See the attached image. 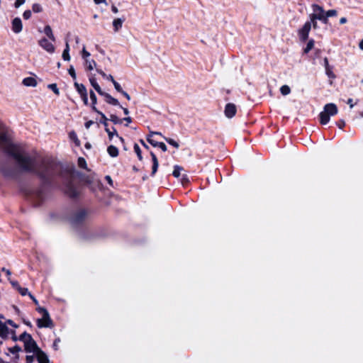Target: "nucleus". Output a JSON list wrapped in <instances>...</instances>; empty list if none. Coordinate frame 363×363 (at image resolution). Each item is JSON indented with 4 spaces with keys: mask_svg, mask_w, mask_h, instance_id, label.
<instances>
[{
    "mask_svg": "<svg viewBox=\"0 0 363 363\" xmlns=\"http://www.w3.org/2000/svg\"><path fill=\"white\" fill-rule=\"evenodd\" d=\"M93 124V121H87L86 123H85V127L86 128H89L90 126Z\"/></svg>",
    "mask_w": 363,
    "mask_h": 363,
    "instance_id": "obj_62",
    "label": "nucleus"
},
{
    "mask_svg": "<svg viewBox=\"0 0 363 363\" xmlns=\"http://www.w3.org/2000/svg\"><path fill=\"white\" fill-rule=\"evenodd\" d=\"M53 42L49 41L47 38H42L38 41L39 45L47 51L48 53H53L55 52V46L52 44Z\"/></svg>",
    "mask_w": 363,
    "mask_h": 363,
    "instance_id": "obj_7",
    "label": "nucleus"
},
{
    "mask_svg": "<svg viewBox=\"0 0 363 363\" xmlns=\"http://www.w3.org/2000/svg\"><path fill=\"white\" fill-rule=\"evenodd\" d=\"M121 94H123V96H125L128 100H130V95H129L127 92H125V91H123V92H122Z\"/></svg>",
    "mask_w": 363,
    "mask_h": 363,
    "instance_id": "obj_63",
    "label": "nucleus"
},
{
    "mask_svg": "<svg viewBox=\"0 0 363 363\" xmlns=\"http://www.w3.org/2000/svg\"><path fill=\"white\" fill-rule=\"evenodd\" d=\"M308 22H311V27L313 26V28L316 29L318 28V23L317 20H309Z\"/></svg>",
    "mask_w": 363,
    "mask_h": 363,
    "instance_id": "obj_52",
    "label": "nucleus"
},
{
    "mask_svg": "<svg viewBox=\"0 0 363 363\" xmlns=\"http://www.w3.org/2000/svg\"><path fill=\"white\" fill-rule=\"evenodd\" d=\"M96 63L94 60L89 59L84 61V66L86 67L87 69L89 71H91L94 69L96 67Z\"/></svg>",
    "mask_w": 363,
    "mask_h": 363,
    "instance_id": "obj_24",
    "label": "nucleus"
},
{
    "mask_svg": "<svg viewBox=\"0 0 363 363\" xmlns=\"http://www.w3.org/2000/svg\"><path fill=\"white\" fill-rule=\"evenodd\" d=\"M86 216V213L84 211H80L78 212L74 217L73 218L74 223H78L82 220Z\"/></svg>",
    "mask_w": 363,
    "mask_h": 363,
    "instance_id": "obj_23",
    "label": "nucleus"
},
{
    "mask_svg": "<svg viewBox=\"0 0 363 363\" xmlns=\"http://www.w3.org/2000/svg\"><path fill=\"white\" fill-rule=\"evenodd\" d=\"M163 138L167 141V143H168L169 145H172L173 147H174L176 148L179 147V143L177 141H175L174 140H173L172 138H168L166 137H163Z\"/></svg>",
    "mask_w": 363,
    "mask_h": 363,
    "instance_id": "obj_35",
    "label": "nucleus"
},
{
    "mask_svg": "<svg viewBox=\"0 0 363 363\" xmlns=\"http://www.w3.org/2000/svg\"><path fill=\"white\" fill-rule=\"evenodd\" d=\"M337 14V12L336 10L331 9V10H328V11H326L325 16H327V19H328L329 17L336 16Z\"/></svg>",
    "mask_w": 363,
    "mask_h": 363,
    "instance_id": "obj_37",
    "label": "nucleus"
},
{
    "mask_svg": "<svg viewBox=\"0 0 363 363\" xmlns=\"http://www.w3.org/2000/svg\"><path fill=\"white\" fill-rule=\"evenodd\" d=\"M338 112L337 106L333 103L327 104L323 108V111L320 113V122L323 125L327 124L330 121V117L336 115Z\"/></svg>",
    "mask_w": 363,
    "mask_h": 363,
    "instance_id": "obj_2",
    "label": "nucleus"
},
{
    "mask_svg": "<svg viewBox=\"0 0 363 363\" xmlns=\"http://www.w3.org/2000/svg\"><path fill=\"white\" fill-rule=\"evenodd\" d=\"M37 311L40 313L43 317L37 320V325L38 328H52L53 323L50 317L48 311L42 307H38Z\"/></svg>",
    "mask_w": 363,
    "mask_h": 363,
    "instance_id": "obj_4",
    "label": "nucleus"
},
{
    "mask_svg": "<svg viewBox=\"0 0 363 363\" xmlns=\"http://www.w3.org/2000/svg\"><path fill=\"white\" fill-rule=\"evenodd\" d=\"M44 33L48 36V38L52 41H55V37L53 34L52 30L49 25H47L44 28Z\"/></svg>",
    "mask_w": 363,
    "mask_h": 363,
    "instance_id": "obj_18",
    "label": "nucleus"
},
{
    "mask_svg": "<svg viewBox=\"0 0 363 363\" xmlns=\"http://www.w3.org/2000/svg\"><path fill=\"white\" fill-rule=\"evenodd\" d=\"M84 104L85 105H88V96H87V94H85V96H81Z\"/></svg>",
    "mask_w": 363,
    "mask_h": 363,
    "instance_id": "obj_54",
    "label": "nucleus"
},
{
    "mask_svg": "<svg viewBox=\"0 0 363 363\" xmlns=\"http://www.w3.org/2000/svg\"><path fill=\"white\" fill-rule=\"evenodd\" d=\"M23 84L26 86L35 87L37 86V81L35 78L29 77L23 79Z\"/></svg>",
    "mask_w": 363,
    "mask_h": 363,
    "instance_id": "obj_15",
    "label": "nucleus"
},
{
    "mask_svg": "<svg viewBox=\"0 0 363 363\" xmlns=\"http://www.w3.org/2000/svg\"><path fill=\"white\" fill-rule=\"evenodd\" d=\"M34 359L33 355H27L26 356V363H32Z\"/></svg>",
    "mask_w": 363,
    "mask_h": 363,
    "instance_id": "obj_51",
    "label": "nucleus"
},
{
    "mask_svg": "<svg viewBox=\"0 0 363 363\" xmlns=\"http://www.w3.org/2000/svg\"><path fill=\"white\" fill-rule=\"evenodd\" d=\"M17 291L22 295V296H26V295H28V294H30L28 292V290L27 288H23V287H19Z\"/></svg>",
    "mask_w": 363,
    "mask_h": 363,
    "instance_id": "obj_42",
    "label": "nucleus"
},
{
    "mask_svg": "<svg viewBox=\"0 0 363 363\" xmlns=\"http://www.w3.org/2000/svg\"><path fill=\"white\" fill-rule=\"evenodd\" d=\"M152 138V137H150L149 135H147V140L148 141L149 143H150L152 145L155 147V144H158L160 142L154 140Z\"/></svg>",
    "mask_w": 363,
    "mask_h": 363,
    "instance_id": "obj_46",
    "label": "nucleus"
},
{
    "mask_svg": "<svg viewBox=\"0 0 363 363\" xmlns=\"http://www.w3.org/2000/svg\"><path fill=\"white\" fill-rule=\"evenodd\" d=\"M313 47H314V40L313 39H311L308 42L306 48H304V50H303L304 53L309 52L313 48Z\"/></svg>",
    "mask_w": 363,
    "mask_h": 363,
    "instance_id": "obj_29",
    "label": "nucleus"
},
{
    "mask_svg": "<svg viewBox=\"0 0 363 363\" xmlns=\"http://www.w3.org/2000/svg\"><path fill=\"white\" fill-rule=\"evenodd\" d=\"M1 319L2 318H0V337L7 338L10 334V331L6 323L2 322Z\"/></svg>",
    "mask_w": 363,
    "mask_h": 363,
    "instance_id": "obj_10",
    "label": "nucleus"
},
{
    "mask_svg": "<svg viewBox=\"0 0 363 363\" xmlns=\"http://www.w3.org/2000/svg\"><path fill=\"white\" fill-rule=\"evenodd\" d=\"M78 165H79V167H80L81 168L86 169L87 165H86V160H84V158H83V157H79V158L78 159Z\"/></svg>",
    "mask_w": 363,
    "mask_h": 363,
    "instance_id": "obj_36",
    "label": "nucleus"
},
{
    "mask_svg": "<svg viewBox=\"0 0 363 363\" xmlns=\"http://www.w3.org/2000/svg\"><path fill=\"white\" fill-rule=\"evenodd\" d=\"M155 147H160L163 152H166L167 147L164 143H159L158 144H155Z\"/></svg>",
    "mask_w": 363,
    "mask_h": 363,
    "instance_id": "obj_43",
    "label": "nucleus"
},
{
    "mask_svg": "<svg viewBox=\"0 0 363 363\" xmlns=\"http://www.w3.org/2000/svg\"><path fill=\"white\" fill-rule=\"evenodd\" d=\"M133 148H134V151L136 153L139 160L141 161L143 160V156H142L141 150H140L139 145L138 144H135Z\"/></svg>",
    "mask_w": 363,
    "mask_h": 363,
    "instance_id": "obj_32",
    "label": "nucleus"
},
{
    "mask_svg": "<svg viewBox=\"0 0 363 363\" xmlns=\"http://www.w3.org/2000/svg\"><path fill=\"white\" fill-rule=\"evenodd\" d=\"M1 271L6 274V276L8 277V279L10 278V277L11 275V271L9 269H7L3 267L1 269Z\"/></svg>",
    "mask_w": 363,
    "mask_h": 363,
    "instance_id": "obj_50",
    "label": "nucleus"
},
{
    "mask_svg": "<svg viewBox=\"0 0 363 363\" xmlns=\"http://www.w3.org/2000/svg\"><path fill=\"white\" fill-rule=\"evenodd\" d=\"M8 350H9V352L13 354V356H14L13 361L15 363H18V361L19 359L18 353H19V352L21 351V348L19 346L16 345L13 347H9Z\"/></svg>",
    "mask_w": 363,
    "mask_h": 363,
    "instance_id": "obj_13",
    "label": "nucleus"
},
{
    "mask_svg": "<svg viewBox=\"0 0 363 363\" xmlns=\"http://www.w3.org/2000/svg\"><path fill=\"white\" fill-rule=\"evenodd\" d=\"M23 24L20 18L16 17L12 21V30L15 33H19L22 31Z\"/></svg>",
    "mask_w": 363,
    "mask_h": 363,
    "instance_id": "obj_9",
    "label": "nucleus"
},
{
    "mask_svg": "<svg viewBox=\"0 0 363 363\" xmlns=\"http://www.w3.org/2000/svg\"><path fill=\"white\" fill-rule=\"evenodd\" d=\"M107 79L111 81L113 83V84L117 91H118L120 93L123 92V90L122 89L121 85L114 79V78L113 77L112 75L108 74V76L107 77Z\"/></svg>",
    "mask_w": 363,
    "mask_h": 363,
    "instance_id": "obj_22",
    "label": "nucleus"
},
{
    "mask_svg": "<svg viewBox=\"0 0 363 363\" xmlns=\"http://www.w3.org/2000/svg\"><path fill=\"white\" fill-rule=\"evenodd\" d=\"M23 16L24 19H26V20L29 19L31 16V11L30 10L25 11L23 14Z\"/></svg>",
    "mask_w": 363,
    "mask_h": 363,
    "instance_id": "obj_45",
    "label": "nucleus"
},
{
    "mask_svg": "<svg viewBox=\"0 0 363 363\" xmlns=\"http://www.w3.org/2000/svg\"><path fill=\"white\" fill-rule=\"evenodd\" d=\"M69 45L68 42H66L65 44V48L62 52V58L65 61H69L70 60V56H69Z\"/></svg>",
    "mask_w": 363,
    "mask_h": 363,
    "instance_id": "obj_25",
    "label": "nucleus"
},
{
    "mask_svg": "<svg viewBox=\"0 0 363 363\" xmlns=\"http://www.w3.org/2000/svg\"><path fill=\"white\" fill-rule=\"evenodd\" d=\"M123 21L124 19L120 18H115L113 21V27L115 32H118L122 28Z\"/></svg>",
    "mask_w": 363,
    "mask_h": 363,
    "instance_id": "obj_19",
    "label": "nucleus"
},
{
    "mask_svg": "<svg viewBox=\"0 0 363 363\" xmlns=\"http://www.w3.org/2000/svg\"><path fill=\"white\" fill-rule=\"evenodd\" d=\"M19 340L24 342L25 350L27 352L36 354L38 350H40L30 335L23 333L20 335Z\"/></svg>",
    "mask_w": 363,
    "mask_h": 363,
    "instance_id": "obj_3",
    "label": "nucleus"
},
{
    "mask_svg": "<svg viewBox=\"0 0 363 363\" xmlns=\"http://www.w3.org/2000/svg\"><path fill=\"white\" fill-rule=\"evenodd\" d=\"M108 155L112 157H116L118 155V149L114 145H110L107 148Z\"/></svg>",
    "mask_w": 363,
    "mask_h": 363,
    "instance_id": "obj_21",
    "label": "nucleus"
},
{
    "mask_svg": "<svg viewBox=\"0 0 363 363\" xmlns=\"http://www.w3.org/2000/svg\"><path fill=\"white\" fill-rule=\"evenodd\" d=\"M9 280L11 283V284L12 285V286L16 289V290L21 287V286L19 285L18 282L16 281H13V280H11L10 278H9Z\"/></svg>",
    "mask_w": 363,
    "mask_h": 363,
    "instance_id": "obj_44",
    "label": "nucleus"
},
{
    "mask_svg": "<svg viewBox=\"0 0 363 363\" xmlns=\"http://www.w3.org/2000/svg\"><path fill=\"white\" fill-rule=\"evenodd\" d=\"M60 338L55 339V340L53 342V345H52L54 350H58V344L60 343Z\"/></svg>",
    "mask_w": 363,
    "mask_h": 363,
    "instance_id": "obj_48",
    "label": "nucleus"
},
{
    "mask_svg": "<svg viewBox=\"0 0 363 363\" xmlns=\"http://www.w3.org/2000/svg\"><path fill=\"white\" fill-rule=\"evenodd\" d=\"M68 72L70 74V76L72 77L73 79H77L76 72H75V70H74L73 66H70V67L68 69Z\"/></svg>",
    "mask_w": 363,
    "mask_h": 363,
    "instance_id": "obj_41",
    "label": "nucleus"
},
{
    "mask_svg": "<svg viewBox=\"0 0 363 363\" xmlns=\"http://www.w3.org/2000/svg\"><path fill=\"white\" fill-rule=\"evenodd\" d=\"M347 104L350 106V107L351 108H352L354 107V104H353V101H352V99H349L347 100Z\"/></svg>",
    "mask_w": 363,
    "mask_h": 363,
    "instance_id": "obj_59",
    "label": "nucleus"
},
{
    "mask_svg": "<svg viewBox=\"0 0 363 363\" xmlns=\"http://www.w3.org/2000/svg\"><path fill=\"white\" fill-rule=\"evenodd\" d=\"M100 95L105 98V100L108 104L113 106H119L118 101L116 99L112 97L109 94L103 91Z\"/></svg>",
    "mask_w": 363,
    "mask_h": 363,
    "instance_id": "obj_12",
    "label": "nucleus"
},
{
    "mask_svg": "<svg viewBox=\"0 0 363 363\" xmlns=\"http://www.w3.org/2000/svg\"><path fill=\"white\" fill-rule=\"evenodd\" d=\"M32 9L35 13H40L43 11L42 6L39 4H34L32 6Z\"/></svg>",
    "mask_w": 363,
    "mask_h": 363,
    "instance_id": "obj_40",
    "label": "nucleus"
},
{
    "mask_svg": "<svg viewBox=\"0 0 363 363\" xmlns=\"http://www.w3.org/2000/svg\"><path fill=\"white\" fill-rule=\"evenodd\" d=\"M323 61H324V67H325V68L330 67V65H329L328 60L327 57H325Z\"/></svg>",
    "mask_w": 363,
    "mask_h": 363,
    "instance_id": "obj_60",
    "label": "nucleus"
},
{
    "mask_svg": "<svg viewBox=\"0 0 363 363\" xmlns=\"http://www.w3.org/2000/svg\"><path fill=\"white\" fill-rule=\"evenodd\" d=\"M111 11H113V13H118V8L115 6V5H112L111 6Z\"/></svg>",
    "mask_w": 363,
    "mask_h": 363,
    "instance_id": "obj_58",
    "label": "nucleus"
},
{
    "mask_svg": "<svg viewBox=\"0 0 363 363\" xmlns=\"http://www.w3.org/2000/svg\"><path fill=\"white\" fill-rule=\"evenodd\" d=\"M105 179H106V180L108 182V183L110 185H112V184H113V181H112V179H111V177H110V176H106Z\"/></svg>",
    "mask_w": 363,
    "mask_h": 363,
    "instance_id": "obj_61",
    "label": "nucleus"
},
{
    "mask_svg": "<svg viewBox=\"0 0 363 363\" xmlns=\"http://www.w3.org/2000/svg\"><path fill=\"white\" fill-rule=\"evenodd\" d=\"M96 113H99L101 116L103 121H101V123L104 125L105 128H108L107 117L102 112H101L99 111H96Z\"/></svg>",
    "mask_w": 363,
    "mask_h": 363,
    "instance_id": "obj_34",
    "label": "nucleus"
},
{
    "mask_svg": "<svg viewBox=\"0 0 363 363\" xmlns=\"http://www.w3.org/2000/svg\"><path fill=\"white\" fill-rule=\"evenodd\" d=\"M94 2L96 4H107L106 0H94Z\"/></svg>",
    "mask_w": 363,
    "mask_h": 363,
    "instance_id": "obj_57",
    "label": "nucleus"
},
{
    "mask_svg": "<svg viewBox=\"0 0 363 363\" xmlns=\"http://www.w3.org/2000/svg\"><path fill=\"white\" fill-rule=\"evenodd\" d=\"M97 72L99 74H101L104 78L106 79H107V77L108 75L106 74L105 72L104 71H102L101 69H97Z\"/></svg>",
    "mask_w": 363,
    "mask_h": 363,
    "instance_id": "obj_53",
    "label": "nucleus"
},
{
    "mask_svg": "<svg viewBox=\"0 0 363 363\" xmlns=\"http://www.w3.org/2000/svg\"><path fill=\"white\" fill-rule=\"evenodd\" d=\"M162 135V133H159V132H155V131H150V133H149V136L150 137H152L153 135Z\"/></svg>",
    "mask_w": 363,
    "mask_h": 363,
    "instance_id": "obj_55",
    "label": "nucleus"
},
{
    "mask_svg": "<svg viewBox=\"0 0 363 363\" xmlns=\"http://www.w3.org/2000/svg\"><path fill=\"white\" fill-rule=\"evenodd\" d=\"M337 125L340 129H342L345 125V122L344 120H340L337 122Z\"/></svg>",
    "mask_w": 363,
    "mask_h": 363,
    "instance_id": "obj_49",
    "label": "nucleus"
},
{
    "mask_svg": "<svg viewBox=\"0 0 363 363\" xmlns=\"http://www.w3.org/2000/svg\"><path fill=\"white\" fill-rule=\"evenodd\" d=\"M151 157H152V174H151L152 176H154L157 171V169L159 167V162H158L156 155L153 152H151Z\"/></svg>",
    "mask_w": 363,
    "mask_h": 363,
    "instance_id": "obj_16",
    "label": "nucleus"
},
{
    "mask_svg": "<svg viewBox=\"0 0 363 363\" xmlns=\"http://www.w3.org/2000/svg\"><path fill=\"white\" fill-rule=\"evenodd\" d=\"M6 323L14 328L17 327V325L11 320H8Z\"/></svg>",
    "mask_w": 363,
    "mask_h": 363,
    "instance_id": "obj_64",
    "label": "nucleus"
},
{
    "mask_svg": "<svg viewBox=\"0 0 363 363\" xmlns=\"http://www.w3.org/2000/svg\"><path fill=\"white\" fill-rule=\"evenodd\" d=\"M90 55H91L90 52H89L86 50L85 47L84 46V48H83V49L82 50V57L84 60V61L90 59L89 58Z\"/></svg>",
    "mask_w": 363,
    "mask_h": 363,
    "instance_id": "obj_33",
    "label": "nucleus"
},
{
    "mask_svg": "<svg viewBox=\"0 0 363 363\" xmlns=\"http://www.w3.org/2000/svg\"><path fill=\"white\" fill-rule=\"evenodd\" d=\"M48 87L52 90L55 94L59 95L60 91L56 84H50L48 86Z\"/></svg>",
    "mask_w": 363,
    "mask_h": 363,
    "instance_id": "obj_38",
    "label": "nucleus"
},
{
    "mask_svg": "<svg viewBox=\"0 0 363 363\" xmlns=\"http://www.w3.org/2000/svg\"><path fill=\"white\" fill-rule=\"evenodd\" d=\"M90 99H91V102H92V109H93V111L96 112V111H98L96 107V102H97V98H96V94H94V92L93 91H90Z\"/></svg>",
    "mask_w": 363,
    "mask_h": 363,
    "instance_id": "obj_27",
    "label": "nucleus"
},
{
    "mask_svg": "<svg viewBox=\"0 0 363 363\" xmlns=\"http://www.w3.org/2000/svg\"><path fill=\"white\" fill-rule=\"evenodd\" d=\"M183 171H184V169L182 167L176 165L174 167V171H173L172 174L174 177L178 178L182 175V172Z\"/></svg>",
    "mask_w": 363,
    "mask_h": 363,
    "instance_id": "obj_28",
    "label": "nucleus"
},
{
    "mask_svg": "<svg viewBox=\"0 0 363 363\" xmlns=\"http://www.w3.org/2000/svg\"><path fill=\"white\" fill-rule=\"evenodd\" d=\"M26 2V0H16L15 2V7L18 8Z\"/></svg>",
    "mask_w": 363,
    "mask_h": 363,
    "instance_id": "obj_47",
    "label": "nucleus"
},
{
    "mask_svg": "<svg viewBox=\"0 0 363 363\" xmlns=\"http://www.w3.org/2000/svg\"><path fill=\"white\" fill-rule=\"evenodd\" d=\"M89 82L91 85L94 87V89L98 92L99 94H102L103 91L101 89L100 86L96 82V79L94 77H89Z\"/></svg>",
    "mask_w": 363,
    "mask_h": 363,
    "instance_id": "obj_20",
    "label": "nucleus"
},
{
    "mask_svg": "<svg viewBox=\"0 0 363 363\" xmlns=\"http://www.w3.org/2000/svg\"><path fill=\"white\" fill-rule=\"evenodd\" d=\"M311 8L313 13L309 16L311 20H318L324 23H328L327 16H325V11L322 6L314 4H312Z\"/></svg>",
    "mask_w": 363,
    "mask_h": 363,
    "instance_id": "obj_5",
    "label": "nucleus"
},
{
    "mask_svg": "<svg viewBox=\"0 0 363 363\" xmlns=\"http://www.w3.org/2000/svg\"><path fill=\"white\" fill-rule=\"evenodd\" d=\"M0 145L6 152L11 155L19 167L25 171H33L35 168L33 158L25 154L23 147L20 145L11 143L4 132V124L0 121Z\"/></svg>",
    "mask_w": 363,
    "mask_h": 363,
    "instance_id": "obj_1",
    "label": "nucleus"
},
{
    "mask_svg": "<svg viewBox=\"0 0 363 363\" xmlns=\"http://www.w3.org/2000/svg\"><path fill=\"white\" fill-rule=\"evenodd\" d=\"M311 29V22H306L303 27L298 31V34L301 40L306 41L308 39Z\"/></svg>",
    "mask_w": 363,
    "mask_h": 363,
    "instance_id": "obj_6",
    "label": "nucleus"
},
{
    "mask_svg": "<svg viewBox=\"0 0 363 363\" xmlns=\"http://www.w3.org/2000/svg\"><path fill=\"white\" fill-rule=\"evenodd\" d=\"M37 360L39 363H50V360L47 354L40 350H38V352L35 354Z\"/></svg>",
    "mask_w": 363,
    "mask_h": 363,
    "instance_id": "obj_11",
    "label": "nucleus"
},
{
    "mask_svg": "<svg viewBox=\"0 0 363 363\" xmlns=\"http://www.w3.org/2000/svg\"><path fill=\"white\" fill-rule=\"evenodd\" d=\"M109 120L111 121H112L113 123L115 124H117V123H121L122 122V120L120 119L118 116H116V115H111L110 116V118Z\"/></svg>",
    "mask_w": 363,
    "mask_h": 363,
    "instance_id": "obj_39",
    "label": "nucleus"
},
{
    "mask_svg": "<svg viewBox=\"0 0 363 363\" xmlns=\"http://www.w3.org/2000/svg\"><path fill=\"white\" fill-rule=\"evenodd\" d=\"M236 106L233 104H228L225 108V115L227 118H233L236 113Z\"/></svg>",
    "mask_w": 363,
    "mask_h": 363,
    "instance_id": "obj_8",
    "label": "nucleus"
},
{
    "mask_svg": "<svg viewBox=\"0 0 363 363\" xmlns=\"http://www.w3.org/2000/svg\"><path fill=\"white\" fill-rule=\"evenodd\" d=\"M69 138L71 140H72L75 143L76 146H77V147L80 146V145H81L80 141L78 139L77 135L74 131H71L69 133Z\"/></svg>",
    "mask_w": 363,
    "mask_h": 363,
    "instance_id": "obj_26",
    "label": "nucleus"
},
{
    "mask_svg": "<svg viewBox=\"0 0 363 363\" xmlns=\"http://www.w3.org/2000/svg\"><path fill=\"white\" fill-rule=\"evenodd\" d=\"M105 130L106 132L107 133L108 135V138L109 140H112L113 136H116L119 138L120 141L123 143H124V139L122 138V137H120L117 133V130H116V128L114 127H113L111 129L108 128H105Z\"/></svg>",
    "mask_w": 363,
    "mask_h": 363,
    "instance_id": "obj_14",
    "label": "nucleus"
},
{
    "mask_svg": "<svg viewBox=\"0 0 363 363\" xmlns=\"http://www.w3.org/2000/svg\"><path fill=\"white\" fill-rule=\"evenodd\" d=\"M280 91L284 96L288 95L291 92V89L288 85H283L280 88Z\"/></svg>",
    "mask_w": 363,
    "mask_h": 363,
    "instance_id": "obj_30",
    "label": "nucleus"
},
{
    "mask_svg": "<svg viewBox=\"0 0 363 363\" xmlns=\"http://www.w3.org/2000/svg\"><path fill=\"white\" fill-rule=\"evenodd\" d=\"M74 86L80 96H85V94H87L86 89L82 84L74 82Z\"/></svg>",
    "mask_w": 363,
    "mask_h": 363,
    "instance_id": "obj_17",
    "label": "nucleus"
},
{
    "mask_svg": "<svg viewBox=\"0 0 363 363\" xmlns=\"http://www.w3.org/2000/svg\"><path fill=\"white\" fill-rule=\"evenodd\" d=\"M325 70L326 75L329 78H331V79H335V74L333 72V67L331 66L325 68Z\"/></svg>",
    "mask_w": 363,
    "mask_h": 363,
    "instance_id": "obj_31",
    "label": "nucleus"
},
{
    "mask_svg": "<svg viewBox=\"0 0 363 363\" xmlns=\"http://www.w3.org/2000/svg\"><path fill=\"white\" fill-rule=\"evenodd\" d=\"M28 296L33 300V301L35 303V304L38 306V300L31 294H28Z\"/></svg>",
    "mask_w": 363,
    "mask_h": 363,
    "instance_id": "obj_56",
    "label": "nucleus"
}]
</instances>
